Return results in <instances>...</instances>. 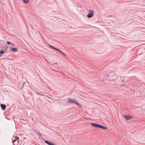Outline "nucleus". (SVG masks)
Masks as SVG:
<instances>
[{
  "label": "nucleus",
  "instance_id": "obj_1",
  "mask_svg": "<svg viewBox=\"0 0 145 145\" xmlns=\"http://www.w3.org/2000/svg\"><path fill=\"white\" fill-rule=\"evenodd\" d=\"M68 101L70 103H74L77 105L80 106H81V105L79 103L77 102L76 101L74 100L71 99H68Z\"/></svg>",
  "mask_w": 145,
  "mask_h": 145
},
{
  "label": "nucleus",
  "instance_id": "obj_2",
  "mask_svg": "<svg viewBox=\"0 0 145 145\" xmlns=\"http://www.w3.org/2000/svg\"><path fill=\"white\" fill-rule=\"evenodd\" d=\"M93 15V11L92 10L90 9L88 12V13L87 15V17L88 18H90L92 17Z\"/></svg>",
  "mask_w": 145,
  "mask_h": 145
},
{
  "label": "nucleus",
  "instance_id": "obj_3",
  "mask_svg": "<svg viewBox=\"0 0 145 145\" xmlns=\"http://www.w3.org/2000/svg\"><path fill=\"white\" fill-rule=\"evenodd\" d=\"M96 127L101 129H106L107 128L106 127L103 126L100 124H99L97 123V124Z\"/></svg>",
  "mask_w": 145,
  "mask_h": 145
},
{
  "label": "nucleus",
  "instance_id": "obj_4",
  "mask_svg": "<svg viewBox=\"0 0 145 145\" xmlns=\"http://www.w3.org/2000/svg\"><path fill=\"white\" fill-rule=\"evenodd\" d=\"M112 76H114V77L113 78H112L111 77H110V78H109V79H110V80H114L116 82H118V81H119V80L118 81V80H116V78L117 77V76H116V74H114L112 75Z\"/></svg>",
  "mask_w": 145,
  "mask_h": 145
},
{
  "label": "nucleus",
  "instance_id": "obj_5",
  "mask_svg": "<svg viewBox=\"0 0 145 145\" xmlns=\"http://www.w3.org/2000/svg\"><path fill=\"white\" fill-rule=\"evenodd\" d=\"M123 117L125 118L126 120H128L131 119L132 117L129 115H123Z\"/></svg>",
  "mask_w": 145,
  "mask_h": 145
},
{
  "label": "nucleus",
  "instance_id": "obj_6",
  "mask_svg": "<svg viewBox=\"0 0 145 145\" xmlns=\"http://www.w3.org/2000/svg\"><path fill=\"white\" fill-rule=\"evenodd\" d=\"M44 142L48 145H55L54 143L47 140H44Z\"/></svg>",
  "mask_w": 145,
  "mask_h": 145
},
{
  "label": "nucleus",
  "instance_id": "obj_7",
  "mask_svg": "<svg viewBox=\"0 0 145 145\" xmlns=\"http://www.w3.org/2000/svg\"><path fill=\"white\" fill-rule=\"evenodd\" d=\"M0 106L1 109L3 110H5L6 107V105L3 104H1L0 105Z\"/></svg>",
  "mask_w": 145,
  "mask_h": 145
},
{
  "label": "nucleus",
  "instance_id": "obj_8",
  "mask_svg": "<svg viewBox=\"0 0 145 145\" xmlns=\"http://www.w3.org/2000/svg\"><path fill=\"white\" fill-rule=\"evenodd\" d=\"M137 96L138 97H143V95H141L140 91L139 90H138L137 92Z\"/></svg>",
  "mask_w": 145,
  "mask_h": 145
},
{
  "label": "nucleus",
  "instance_id": "obj_9",
  "mask_svg": "<svg viewBox=\"0 0 145 145\" xmlns=\"http://www.w3.org/2000/svg\"><path fill=\"white\" fill-rule=\"evenodd\" d=\"M11 50L14 52H16L18 51V49L16 48H11Z\"/></svg>",
  "mask_w": 145,
  "mask_h": 145
},
{
  "label": "nucleus",
  "instance_id": "obj_10",
  "mask_svg": "<svg viewBox=\"0 0 145 145\" xmlns=\"http://www.w3.org/2000/svg\"><path fill=\"white\" fill-rule=\"evenodd\" d=\"M97 124V123H91V124L92 126L96 127Z\"/></svg>",
  "mask_w": 145,
  "mask_h": 145
},
{
  "label": "nucleus",
  "instance_id": "obj_11",
  "mask_svg": "<svg viewBox=\"0 0 145 145\" xmlns=\"http://www.w3.org/2000/svg\"><path fill=\"white\" fill-rule=\"evenodd\" d=\"M22 1L25 3H27L29 2V0H22Z\"/></svg>",
  "mask_w": 145,
  "mask_h": 145
},
{
  "label": "nucleus",
  "instance_id": "obj_12",
  "mask_svg": "<svg viewBox=\"0 0 145 145\" xmlns=\"http://www.w3.org/2000/svg\"><path fill=\"white\" fill-rule=\"evenodd\" d=\"M4 52V51L3 50H0V54L1 55H3Z\"/></svg>",
  "mask_w": 145,
  "mask_h": 145
},
{
  "label": "nucleus",
  "instance_id": "obj_13",
  "mask_svg": "<svg viewBox=\"0 0 145 145\" xmlns=\"http://www.w3.org/2000/svg\"><path fill=\"white\" fill-rule=\"evenodd\" d=\"M18 140H17L14 144V145H18Z\"/></svg>",
  "mask_w": 145,
  "mask_h": 145
},
{
  "label": "nucleus",
  "instance_id": "obj_14",
  "mask_svg": "<svg viewBox=\"0 0 145 145\" xmlns=\"http://www.w3.org/2000/svg\"><path fill=\"white\" fill-rule=\"evenodd\" d=\"M40 95H42V96H45L46 97L48 98L51 99L50 97L46 96V95H44V94H42L41 93Z\"/></svg>",
  "mask_w": 145,
  "mask_h": 145
},
{
  "label": "nucleus",
  "instance_id": "obj_15",
  "mask_svg": "<svg viewBox=\"0 0 145 145\" xmlns=\"http://www.w3.org/2000/svg\"><path fill=\"white\" fill-rule=\"evenodd\" d=\"M17 140L16 139H14L12 141V142L13 143V144L15 143V142H16V141H17Z\"/></svg>",
  "mask_w": 145,
  "mask_h": 145
},
{
  "label": "nucleus",
  "instance_id": "obj_16",
  "mask_svg": "<svg viewBox=\"0 0 145 145\" xmlns=\"http://www.w3.org/2000/svg\"><path fill=\"white\" fill-rule=\"evenodd\" d=\"M7 44L9 45L10 44L11 42L9 41H7Z\"/></svg>",
  "mask_w": 145,
  "mask_h": 145
},
{
  "label": "nucleus",
  "instance_id": "obj_17",
  "mask_svg": "<svg viewBox=\"0 0 145 145\" xmlns=\"http://www.w3.org/2000/svg\"><path fill=\"white\" fill-rule=\"evenodd\" d=\"M122 76H121L120 78H121L120 80L122 82L123 81V79L122 78Z\"/></svg>",
  "mask_w": 145,
  "mask_h": 145
},
{
  "label": "nucleus",
  "instance_id": "obj_18",
  "mask_svg": "<svg viewBox=\"0 0 145 145\" xmlns=\"http://www.w3.org/2000/svg\"><path fill=\"white\" fill-rule=\"evenodd\" d=\"M55 50L59 52H60V50L59 49L56 48Z\"/></svg>",
  "mask_w": 145,
  "mask_h": 145
},
{
  "label": "nucleus",
  "instance_id": "obj_19",
  "mask_svg": "<svg viewBox=\"0 0 145 145\" xmlns=\"http://www.w3.org/2000/svg\"><path fill=\"white\" fill-rule=\"evenodd\" d=\"M15 138L16 139H18L19 138V137L17 136H15Z\"/></svg>",
  "mask_w": 145,
  "mask_h": 145
},
{
  "label": "nucleus",
  "instance_id": "obj_20",
  "mask_svg": "<svg viewBox=\"0 0 145 145\" xmlns=\"http://www.w3.org/2000/svg\"><path fill=\"white\" fill-rule=\"evenodd\" d=\"M51 48H52V49H54L55 50L56 48L52 46Z\"/></svg>",
  "mask_w": 145,
  "mask_h": 145
},
{
  "label": "nucleus",
  "instance_id": "obj_21",
  "mask_svg": "<svg viewBox=\"0 0 145 145\" xmlns=\"http://www.w3.org/2000/svg\"><path fill=\"white\" fill-rule=\"evenodd\" d=\"M121 86H124L126 87H127V86L126 85H125V84L124 85H121Z\"/></svg>",
  "mask_w": 145,
  "mask_h": 145
},
{
  "label": "nucleus",
  "instance_id": "obj_22",
  "mask_svg": "<svg viewBox=\"0 0 145 145\" xmlns=\"http://www.w3.org/2000/svg\"><path fill=\"white\" fill-rule=\"evenodd\" d=\"M61 53L63 55H64V56H65V54L64 53H63L62 52H61Z\"/></svg>",
  "mask_w": 145,
  "mask_h": 145
},
{
  "label": "nucleus",
  "instance_id": "obj_23",
  "mask_svg": "<svg viewBox=\"0 0 145 145\" xmlns=\"http://www.w3.org/2000/svg\"><path fill=\"white\" fill-rule=\"evenodd\" d=\"M36 93H37L38 94H39V95H40V94H41V93H38V92H36Z\"/></svg>",
  "mask_w": 145,
  "mask_h": 145
},
{
  "label": "nucleus",
  "instance_id": "obj_24",
  "mask_svg": "<svg viewBox=\"0 0 145 145\" xmlns=\"http://www.w3.org/2000/svg\"><path fill=\"white\" fill-rule=\"evenodd\" d=\"M48 46L49 47H50V48H51L52 47V46L50 45H48Z\"/></svg>",
  "mask_w": 145,
  "mask_h": 145
},
{
  "label": "nucleus",
  "instance_id": "obj_25",
  "mask_svg": "<svg viewBox=\"0 0 145 145\" xmlns=\"http://www.w3.org/2000/svg\"><path fill=\"white\" fill-rule=\"evenodd\" d=\"M5 118L6 119H7V120H8V118H7V117L5 116Z\"/></svg>",
  "mask_w": 145,
  "mask_h": 145
},
{
  "label": "nucleus",
  "instance_id": "obj_26",
  "mask_svg": "<svg viewBox=\"0 0 145 145\" xmlns=\"http://www.w3.org/2000/svg\"><path fill=\"white\" fill-rule=\"evenodd\" d=\"M39 135H40V136H41V135L40 134V133H39Z\"/></svg>",
  "mask_w": 145,
  "mask_h": 145
},
{
  "label": "nucleus",
  "instance_id": "obj_27",
  "mask_svg": "<svg viewBox=\"0 0 145 145\" xmlns=\"http://www.w3.org/2000/svg\"><path fill=\"white\" fill-rule=\"evenodd\" d=\"M62 52L60 50V52H59L60 53H61Z\"/></svg>",
  "mask_w": 145,
  "mask_h": 145
},
{
  "label": "nucleus",
  "instance_id": "obj_28",
  "mask_svg": "<svg viewBox=\"0 0 145 145\" xmlns=\"http://www.w3.org/2000/svg\"><path fill=\"white\" fill-rule=\"evenodd\" d=\"M110 74H109V76H110Z\"/></svg>",
  "mask_w": 145,
  "mask_h": 145
},
{
  "label": "nucleus",
  "instance_id": "obj_29",
  "mask_svg": "<svg viewBox=\"0 0 145 145\" xmlns=\"http://www.w3.org/2000/svg\"><path fill=\"white\" fill-rule=\"evenodd\" d=\"M1 56L0 55V57Z\"/></svg>",
  "mask_w": 145,
  "mask_h": 145
}]
</instances>
